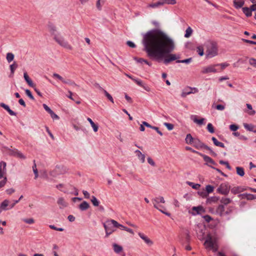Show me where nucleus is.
Here are the masks:
<instances>
[{
	"label": "nucleus",
	"instance_id": "2",
	"mask_svg": "<svg viewBox=\"0 0 256 256\" xmlns=\"http://www.w3.org/2000/svg\"><path fill=\"white\" fill-rule=\"evenodd\" d=\"M218 54V47L216 44L214 42H210L207 44L206 50V57L212 58Z\"/></svg>",
	"mask_w": 256,
	"mask_h": 256
},
{
	"label": "nucleus",
	"instance_id": "59",
	"mask_svg": "<svg viewBox=\"0 0 256 256\" xmlns=\"http://www.w3.org/2000/svg\"><path fill=\"white\" fill-rule=\"evenodd\" d=\"M50 115L51 118L53 120H58L59 116L56 114L52 110L50 113Z\"/></svg>",
	"mask_w": 256,
	"mask_h": 256
},
{
	"label": "nucleus",
	"instance_id": "8",
	"mask_svg": "<svg viewBox=\"0 0 256 256\" xmlns=\"http://www.w3.org/2000/svg\"><path fill=\"white\" fill-rule=\"evenodd\" d=\"M54 38L60 46L68 50H72V46L68 43L67 41L64 40L62 36H60L59 34L54 35Z\"/></svg>",
	"mask_w": 256,
	"mask_h": 256
},
{
	"label": "nucleus",
	"instance_id": "51",
	"mask_svg": "<svg viewBox=\"0 0 256 256\" xmlns=\"http://www.w3.org/2000/svg\"><path fill=\"white\" fill-rule=\"evenodd\" d=\"M22 220L24 222H26V223L28 224H32L34 222V218H23Z\"/></svg>",
	"mask_w": 256,
	"mask_h": 256
},
{
	"label": "nucleus",
	"instance_id": "18",
	"mask_svg": "<svg viewBox=\"0 0 256 256\" xmlns=\"http://www.w3.org/2000/svg\"><path fill=\"white\" fill-rule=\"evenodd\" d=\"M220 200V197L214 196L207 198L206 202L207 204H212V203H216Z\"/></svg>",
	"mask_w": 256,
	"mask_h": 256
},
{
	"label": "nucleus",
	"instance_id": "35",
	"mask_svg": "<svg viewBox=\"0 0 256 256\" xmlns=\"http://www.w3.org/2000/svg\"><path fill=\"white\" fill-rule=\"evenodd\" d=\"M186 184L190 186L192 188L195 190H198L200 186V185L198 184H195L190 182H186Z\"/></svg>",
	"mask_w": 256,
	"mask_h": 256
},
{
	"label": "nucleus",
	"instance_id": "34",
	"mask_svg": "<svg viewBox=\"0 0 256 256\" xmlns=\"http://www.w3.org/2000/svg\"><path fill=\"white\" fill-rule=\"evenodd\" d=\"M2 167H3V169H6V162H0V178H2L4 176V172L2 170Z\"/></svg>",
	"mask_w": 256,
	"mask_h": 256
},
{
	"label": "nucleus",
	"instance_id": "4",
	"mask_svg": "<svg viewBox=\"0 0 256 256\" xmlns=\"http://www.w3.org/2000/svg\"><path fill=\"white\" fill-rule=\"evenodd\" d=\"M193 146L194 148L198 150L205 149L208 150L210 152V154L213 156H217V154L214 152L210 147L205 144L204 143L201 142L198 138L194 139V142L193 143Z\"/></svg>",
	"mask_w": 256,
	"mask_h": 256
},
{
	"label": "nucleus",
	"instance_id": "37",
	"mask_svg": "<svg viewBox=\"0 0 256 256\" xmlns=\"http://www.w3.org/2000/svg\"><path fill=\"white\" fill-rule=\"evenodd\" d=\"M160 6H162V3L161 0H160L159 1H158L156 2L149 4L148 5V7L152 8H156Z\"/></svg>",
	"mask_w": 256,
	"mask_h": 256
},
{
	"label": "nucleus",
	"instance_id": "24",
	"mask_svg": "<svg viewBox=\"0 0 256 256\" xmlns=\"http://www.w3.org/2000/svg\"><path fill=\"white\" fill-rule=\"evenodd\" d=\"M220 201L222 204H223L224 206L230 204L232 200L230 198L222 197L220 199Z\"/></svg>",
	"mask_w": 256,
	"mask_h": 256
},
{
	"label": "nucleus",
	"instance_id": "27",
	"mask_svg": "<svg viewBox=\"0 0 256 256\" xmlns=\"http://www.w3.org/2000/svg\"><path fill=\"white\" fill-rule=\"evenodd\" d=\"M192 210L196 212V214H201L205 212L204 209L202 206H194L192 207Z\"/></svg>",
	"mask_w": 256,
	"mask_h": 256
},
{
	"label": "nucleus",
	"instance_id": "58",
	"mask_svg": "<svg viewBox=\"0 0 256 256\" xmlns=\"http://www.w3.org/2000/svg\"><path fill=\"white\" fill-rule=\"evenodd\" d=\"M25 92H26V94L32 100H34V96H32L31 92L29 90L26 89L25 90Z\"/></svg>",
	"mask_w": 256,
	"mask_h": 256
},
{
	"label": "nucleus",
	"instance_id": "28",
	"mask_svg": "<svg viewBox=\"0 0 256 256\" xmlns=\"http://www.w3.org/2000/svg\"><path fill=\"white\" fill-rule=\"evenodd\" d=\"M135 153L136 154V156L141 161L142 163L145 162V156L142 154L139 150H135Z\"/></svg>",
	"mask_w": 256,
	"mask_h": 256
},
{
	"label": "nucleus",
	"instance_id": "25",
	"mask_svg": "<svg viewBox=\"0 0 256 256\" xmlns=\"http://www.w3.org/2000/svg\"><path fill=\"white\" fill-rule=\"evenodd\" d=\"M194 139L195 138H192L191 134H187L185 138L186 142L188 144H193Z\"/></svg>",
	"mask_w": 256,
	"mask_h": 256
},
{
	"label": "nucleus",
	"instance_id": "21",
	"mask_svg": "<svg viewBox=\"0 0 256 256\" xmlns=\"http://www.w3.org/2000/svg\"><path fill=\"white\" fill-rule=\"evenodd\" d=\"M89 207H90V204L86 201H84L78 206L80 210L82 211L86 210L87 209H88L89 208Z\"/></svg>",
	"mask_w": 256,
	"mask_h": 256
},
{
	"label": "nucleus",
	"instance_id": "36",
	"mask_svg": "<svg viewBox=\"0 0 256 256\" xmlns=\"http://www.w3.org/2000/svg\"><path fill=\"white\" fill-rule=\"evenodd\" d=\"M14 58V54L12 52H8L6 54V59L8 63L12 62Z\"/></svg>",
	"mask_w": 256,
	"mask_h": 256
},
{
	"label": "nucleus",
	"instance_id": "3",
	"mask_svg": "<svg viewBox=\"0 0 256 256\" xmlns=\"http://www.w3.org/2000/svg\"><path fill=\"white\" fill-rule=\"evenodd\" d=\"M115 222L116 220H109L103 224L106 232V237H108L116 230L115 228H116V224L114 223Z\"/></svg>",
	"mask_w": 256,
	"mask_h": 256
},
{
	"label": "nucleus",
	"instance_id": "43",
	"mask_svg": "<svg viewBox=\"0 0 256 256\" xmlns=\"http://www.w3.org/2000/svg\"><path fill=\"white\" fill-rule=\"evenodd\" d=\"M214 187L211 185H207L206 187V192L208 194L213 192Z\"/></svg>",
	"mask_w": 256,
	"mask_h": 256
},
{
	"label": "nucleus",
	"instance_id": "56",
	"mask_svg": "<svg viewBox=\"0 0 256 256\" xmlns=\"http://www.w3.org/2000/svg\"><path fill=\"white\" fill-rule=\"evenodd\" d=\"M239 127L238 125L232 124L230 126V129L232 132H236L238 129Z\"/></svg>",
	"mask_w": 256,
	"mask_h": 256
},
{
	"label": "nucleus",
	"instance_id": "62",
	"mask_svg": "<svg viewBox=\"0 0 256 256\" xmlns=\"http://www.w3.org/2000/svg\"><path fill=\"white\" fill-rule=\"evenodd\" d=\"M126 44L128 46L132 48H135L136 47V45L132 42L130 40L127 41Z\"/></svg>",
	"mask_w": 256,
	"mask_h": 256
},
{
	"label": "nucleus",
	"instance_id": "30",
	"mask_svg": "<svg viewBox=\"0 0 256 256\" xmlns=\"http://www.w3.org/2000/svg\"><path fill=\"white\" fill-rule=\"evenodd\" d=\"M212 140L215 146L221 148H224V144L222 142L218 141L215 137H212Z\"/></svg>",
	"mask_w": 256,
	"mask_h": 256
},
{
	"label": "nucleus",
	"instance_id": "45",
	"mask_svg": "<svg viewBox=\"0 0 256 256\" xmlns=\"http://www.w3.org/2000/svg\"><path fill=\"white\" fill-rule=\"evenodd\" d=\"M64 84H70L72 86H78V85L77 84H76L74 81L70 79L65 80Z\"/></svg>",
	"mask_w": 256,
	"mask_h": 256
},
{
	"label": "nucleus",
	"instance_id": "16",
	"mask_svg": "<svg viewBox=\"0 0 256 256\" xmlns=\"http://www.w3.org/2000/svg\"><path fill=\"white\" fill-rule=\"evenodd\" d=\"M200 156L203 158L204 160L206 162V164H211L214 165L217 164L216 162L210 156L204 154H200Z\"/></svg>",
	"mask_w": 256,
	"mask_h": 256
},
{
	"label": "nucleus",
	"instance_id": "1",
	"mask_svg": "<svg viewBox=\"0 0 256 256\" xmlns=\"http://www.w3.org/2000/svg\"><path fill=\"white\" fill-rule=\"evenodd\" d=\"M142 35L144 50L150 58L159 62L164 58L166 65L180 58L178 54H170L174 49V42L160 30L154 28Z\"/></svg>",
	"mask_w": 256,
	"mask_h": 256
},
{
	"label": "nucleus",
	"instance_id": "46",
	"mask_svg": "<svg viewBox=\"0 0 256 256\" xmlns=\"http://www.w3.org/2000/svg\"><path fill=\"white\" fill-rule=\"evenodd\" d=\"M206 128L210 133L213 134L214 132V128L211 123L208 124Z\"/></svg>",
	"mask_w": 256,
	"mask_h": 256
},
{
	"label": "nucleus",
	"instance_id": "44",
	"mask_svg": "<svg viewBox=\"0 0 256 256\" xmlns=\"http://www.w3.org/2000/svg\"><path fill=\"white\" fill-rule=\"evenodd\" d=\"M192 61V58H190L187 59L183 60H177L176 61V63H185L186 64H190Z\"/></svg>",
	"mask_w": 256,
	"mask_h": 256
},
{
	"label": "nucleus",
	"instance_id": "9",
	"mask_svg": "<svg viewBox=\"0 0 256 256\" xmlns=\"http://www.w3.org/2000/svg\"><path fill=\"white\" fill-rule=\"evenodd\" d=\"M198 92V90L196 88L187 87L182 92L181 96L182 98L186 97L188 95L191 94H195Z\"/></svg>",
	"mask_w": 256,
	"mask_h": 256
},
{
	"label": "nucleus",
	"instance_id": "63",
	"mask_svg": "<svg viewBox=\"0 0 256 256\" xmlns=\"http://www.w3.org/2000/svg\"><path fill=\"white\" fill-rule=\"evenodd\" d=\"M42 106L45 110L48 113L50 114L52 111V110L46 104H44Z\"/></svg>",
	"mask_w": 256,
	"mask_h": 256
},
{
	"label": "nucleus",
	"instance_id": "22",
	"mask_svg": "<svg viewBox=\"0 0 256 256\" xmlns=\"http://www.w3.org/2000/svg\"><path fill=\"white\" fill-rule=\"evenodd\" d=\"M58 204L60 206V208H62L67 206V204L63 198H59L57 201Z\"/></svg>",
	"mask_w": 256,
	"mask_h": 256
},
{
	"label": "nucleus",
	"instance_id": "5",
	"mask_svg": "<svg viewBox=\"0 0 256 256\" xmlns=\"http://www.w3.org/2000/svg\"><path fill=\"white\" fill-rule=\"evenodd\" d=\"M204 245L206 248L212 250L214 252H216L218 250L216 241L212 238V236L210 234H208L206 236Z\"/></svg>",
	"mask_w": 256,
	"mask_h": 256
},
{
	"label": "nucleus",
	"instance_id": "40",
	"mask_svg": "<svg viewBox=\"0 0 256 256\" xmlns=\"http://www.w3.org/2000/svg\"><path fill=\"white\" fill-rule=\"evenodd\" d=\"M162 5L164 4L174 5L176 3V0H160Z\"/></svg>",
	"mask_w": 256,
	"mask_h": 256
},
{
	"label": "nucleus",
	"instance_id": "49",
	"mask_svg": "<svg viewBox=\"0 0 256 256\" xmlns=\"http://www.w3.org/2000/svg\"><path fill=\"white\" fill-rule=\"evenodd\" d=\"M104 92L105 96L108 98V99L111 102L114 103V100H113V98L112 96L106 90H104Z\"/></svg>",
	"mask_w": 256,
	"mask_h": 256
},
{
	"label": "nucleus",
	"instance_id": "17",
	"mask_svg": "<svg viewBox=\"0 0 256 256\" xmlns=\"http://www.w3.org/2000/svg\"><path fill=\"white\" fill-rule=\"evenodd\" d=\"M10 202L8 200H4L1 204L0 208V210H10L11 208H9L10 206Z\"/></svg>",
	"mask_w": 256,
	"mask_h": 256
},
{
	"label": "nucleus",
	"instance_id": "13",
	"mask_svg": "<svg viewBox=\"0 0 256 256\" xmlns=\"http://www.w3.org/2000/svg\"><path fill=\"white\" fill-rule=\"evenodd\" d=\"M216 65H212L207 67L203 68L202 71L203 74H208L210 72H216L217 70L215 68Z\"/></svg>",
	"mask_w": 256,
	"mask_h": 256
},
{
	"label": "nucleus",
	"instance_id": "55",
	"mask_svg": "<svg viewBox=\"0 0 256 256\" xmlns=\"http://www.w3.org/2000/svg\"><path fill=\"white\" fill-rule=\"evenodd\" d=\"M186 150H190V151L192 152L193 153L196 154H198L200 156V154H202V153H200V152H198V151H196V150H194L192 148L189 147V146H186Z\"/></svg>",
	"mask_w": 256,
	"mask_h": 256
},
{
	"label": "nucleus",
	"instance_id": "26",
	"mask_svg": "<svg viewBox=\"0 0 256 256\" xmlns=\"http://www.w3.org/2000/svg\"><path fill=\"white\" fill-rule=\"evenodd\" d=\"M18 67V65L16 64V62H14L10 66V76H12L15 70L16 69V68Z\"/></svg>",
	"mask_w": 256,
	"mask_h": 256
},
{
	"label": "nucleus",
	"instance_id": "33",
	"mask_svg": "<svg viewBox=\"0 0 256 256\" xmlns=\"http://www.w3.org/2000/svg\"><path fill=\"white\" fill-rule=\"evenodd\" d=\"M87 120L90 122L92 127L93 128V130L94 132H96L98 130V126L97 124L94 123V122L92 120L91 118H88Z\"/></svg>",
	"mask_w": 256,
	"mask_h": 256
},
{
	"label": "nucleus",
	"instance_id": "6",
	"mask_svg": "<svg viewBox=\"0 0 256 256\" xmlns=\"http://www.w3.org/2000/svg\"><path fill=\"white\" fill-rule=\"evenodd\" d=\"M152 203L154 208H156L159 211H160L161 212H162L164 214H165L167 216H170V213L161 210L160 208H159V206L158 205V204L159 203L164 204L165 202V200H164V197H162V196L156 197L155 198H152Z\"/></svg>",
	"mask_w": 256,
	"mask_h": 256
},
{
	"label": "nucleus",
	"instance_id": "60",
	"mask_svg": "<svg viewBox=\"0 0 256 256\" xmlns=\"http://www.w3.org/2000/svg\"><path fill=\"white\" fill-rule=\"evenodd\" d=\"M164 125L166 127V128L169 130H171L174 128V125L170 123L164 122Z\"/></svg>",
	"mask_w": 256,
	"mask_h": 256
},
{
	"label": "nucleus",
	"instance_id": "48",
	"mask_svg": "<svg viewBox=\"0 0 256 256\" xmlns=\"http://www.w3.org/2000/svg\"><path fill=\"white\" fill-rule=\"evenodd\" d=\"M52 77L54 78H58V80H60L63 83H64V82L65 80L62 76H60V74L56 73H54L52 74Z\"/></svg>",
	"mask_w": 256,
	"mask_h": 256
},
{
	"label": "nucleus",
	"instance_id": "29",
	"mask_svg": "<svg viewBox=\"0 0 256 256\" xmlns=\"http://www.w3.org/2000/svg\"><path fill=\"white\" fill-rule=\"evenodd\" d=\"M112 246L114 252L116 254H119L122 250V247L116 244H114Z\"/></svg>",
	"mask_w": 256,
	"mask_h": 256
},
{
	"label": "nucleus",
	"instance_id": "12",
	"mask_svg": "<svg viewBox=\"0 0 256 256\" xmlns=\"http://www.w3.org/2000/svg\"><path fill=\"white\" fill-rule=\"evenodd\" d=\"M226 208L223 204H219L216 210V212L220 216H225Z\"/></svg>",
	"mask_w": 256,
	"mask_h": 256
},
{
	"label": "nucleus",
	"instance_id": "11",
	"mask_svg": "<svg viewBox=\"0 0 256 256\" xmlns=\"http://www.w3.org/2000/svg\"><path fill=\"white\" fill-rule=\"evenodd\" d=\"M247 190L246 188L241 186H234L230 189L231 192L234 194H238Z\"/></svg>",
	"mask_w": 256,
	"mask_h": 256
},
{
	"label": "nucleus",
	"instance_id": "54",
	"mask_svg": "<svg viewBox=\"0 0 256 256\" xmlns=\"http://www.w3.org/2000/svg\"><path fill=\"white\" fill-rule=\"evenodd\" d=\"M197 52L200 56H202L204 54L203 48L201 46H198Z\"/></svg>",
	"mask_w": 256,
	"mask_h": 256
},
{
	"label": "nucleus",
	"instance_id": "53",
	"mask_svg": "<svg viewBox=\"0 0 256 256\" xmlns=\"http://www.w3.org/2000/svg\"><path fill=\"white\" fill-rule=\"evenodd\" d=\"M33 172L34 174V179H36L38 178V170L36 168V164L34 163L32 166Z\"/></svg>",
	"mask_w": 256,
	"mask_h": 256
},
{
	"label": "nucleus",
	"instance_id": "19",
	"mask_svg": "<svg viewBox=\"0 0 256 256\" xmlns=\"http://www.w3.org/2000/svg\"><path fill=\"white\" fill-rule=\"evenodd\" d=\"M244 126L247 130L256 133V127L254 125L244 123Z\"/></svg>",
	"mask_w": 256,
	"mask_h": 256
},
{
	"label": "nucleus",
	"instance_id": "61",
	"mask_svg": "<svg viewBox=\"0 0 256 256\" xmlns=\"http://www.w3.org/2000/svg\"><path fill=\"white\" fill-rule=\"evenodd\" d=\"M49 227L51 229H52V230H58V231L62 232L64 230V229L63 228H56V226H55L54 225H50Z\"/></svg>",
	"mask_w": 256,
	"mask_h": 256
},
{
	"label": "nucleus",
	"instance_id": "42",
	"mask_svg": "<svg viewBox=\"0 0 256 256\" xmlns=\"http://www.w3.org/2000/svg\"><path fill=\"white\" fill-rule=\"evenodd\" d=\"M91 202L94 206H99L100 201L94 196H92Z\"/></svg>",
	"mask_w": 256,
	"mask_h": 256
},
{
	"label": "nucleus",
	"instance_id": "38",
	"mask_svg": "<svg viewBox=\"0 0 256 256\" xmlns=\"http://www.w3.org/2000/svg\"><path fill=\"white\" fill-rule=\"evenodd\" d=\"M236 174L240 176H242L244 174V169L242 167H236Z\"/></svg>",
	"mask_w": 256,
	"mask_h": 256
},
{
	"label": "nucleus",
	"instance_id": "10",
	"mask_svg": "<svg viewBox=\"0 0 256 256\" xmlns=\"http://www.w3.org/2000/svg\"><path fill=\"white\" fill-rule=\"evenodd\" d=\"M190 118L194 123H196L200 126L205 124L204 122L205 119L204 118L198 119V116L196 115H191Z\"/></svg>",
	"mask_w": 256,
	"mask_h": 256
},
{
	"label": "nucleus",
	"instance_id": "20",
	"mask_svg": "<svg viewBox=\"0 0 256 256\" xmlns=\"http://www.w3.org/2000/svg\"><path fill=\"white\" fill-rule=\"evenodd\" d=\"M234 6L236 9L241 8L244 4V2L243 0H233Z\"/></svg>",
	"mask_w": 256,
	"mask_h": 256
},
{
	"label": "nucleus",
	"instance_id": "64",
	"mask_svg": "<svg viewBox=\"0 0 256 256\" xmlns=\"http://www.w3.org/2000/svg\"><path fill=\"white\" fill-rule=\"evenodd\" d=\"M203 218L204 220L208 222H210L212 220V217L210 216L209 215L204 216H203Z\"/></svg>",
	"mask_w": 256,
	"mask_h": 256
},
{
	"label": "nucleus",
	"instance_id": "32",
	"mask_svg": "<svg viewBox=\"0 0 256 256\" xmlns=\"http://www.w3.org/2000/svg\"><path fill=\"white\" fill-rule=\"evenodd\" d=\"M242 12L247 17H250L252 15V12L250 9L248 7L242 8Z\"/></svg>",
	"mask_w": 256,
	"mask_h": 256
},
{
	"label": "nucleus",
	"instance_id": "47",
	"mask_svg": "<svg viewBox=\"0 0 256 256\" xmlns=\"http://www.w3.org/2000/svg\"><path fill=\"white\" fill-rule=\"evenodd\" d=\"M220 164L222 165H224V166H226L227 168H228L229 170H232L231 166H230L228 162L226 161H224L223 160H220L219 162Z\"/></svg>",
	"mask_w": 256,
	"mask_h": 256
},
{
	"label": "nucleus",
	"instance_id": "31",
	"mask_svg": "<svg viewBox=\"0 0 256 256\" xmlns=\"http://www.w3.org/2000/svg\"><path fill=\"white\" fill-rule=\"evenodd\" d=\"M48 30L50 31V34L54 36V35H57L56 34V27L54 26L52 24H50L48 25Z\"/></svg>",
	"mask_w": 256,
	"mask_h": 256
},
{
	"label": "nucleus",
	"instance_id": "39",
	"mask_svg": "<svg viewBox=\"0 0 256 256\" xmlns=\"http://www.w3.org/2000/svg\"><path fill=\"white\" fill-rule=\"evenodd\" d=\"M192 32L193 30L192 28L190 26H188L186 29V33L184 34V37L186 38H189L192 35Z\"/></svg>",
	"mask_w": 256,
	"mask_h": 256
},
{
	"label": "nucleus",
	"instance_id": "23",
	"mask_svg": "<svg viewBox=\"0 0 256 256\" xmlns=\"http://www.w3.org/2000/svg\"><path fill=\"white\" fill-rule=\"evenodd\" d=\"M24 77L26 81V82L28 83V84L31 87L34 86V84L32 80L29 78L28 74L26 72L24 74Z\"/></svg>",
	"mask_w": 256,
	"mask_h": 256
},
{
	"label": "nucleus",
	"instance_id": "57",
	"mask_svg": "<svg viewBox=\"0 0 256 256\" xmlns=\"http://www.w3.org/2000/svg\"><path fill=\"white\" fill-rule=\"evenodd\" d=\"M249 64L253 66L254 67L256 68V59L254 58H250L249 60Z\"/></svg>",
	"mask_w": 256,
	"mask_h": 256
},
{
	"label": "nucleus",
	"instance_id": "7",
	"mask_svg": "<svg viewBox=\"0 0 256 256\" xmlns=\"http://www.w3.org/2000/svg\"><path fill=\"white\" fill-rule=\"evenodd\" d=\"M230 190V186L228 182H225L221 184L220 186L216 189L217 192L224 195L227 196Z\"/></svg>",
	"mask_w": 256,
	"mask_h": 256
},
{
	"label": "nucleus",
	"instance_id": "41",
	"mask_svg": "<svg viewBox=\"0 0 256 256\" xmlns=\"http://www.w3.org/2000/svg\"><path fill=\"white\" fill-rule=\"evenodd\" d=\"M234 207L232 206H229L226 208L225 211V216H228L234 210Z\"/></svg>",
	"mask_w": 256,
	"mask_h": 256
},
{
	"label": "nucleus",
	"instance_id": "52",
	"mask_svg": "<svg viewBox=\"0 0 256 256\" xmlns=\"http://www.w3.org/2000/svg\"><path fill=\"white\" fill-rule=\"evenodd\" d=\"M198 194L203 198H206L208 196V194L206 193V190L198 192Z\"/></svg>",
	"mask_w": 256,
	"mask_h": 256
},
{
	"label": "nucleus",
	"instance_id": "50",
	"mask_svg": "<svg viewBox=\"0 0 256 256\" xmlns=\"http://www.w3.org/2000/svg\"><path fill=\"white\" fill-rule=\"evenodd\" d=\"M104 1L105 0H98L96 2V8H98V10H101L102 9V4H103L104 2Z\"/></svg>",
	"mask_w": 256,
	"mask_h": 256
},
{
	"label": "nucleus",
	"instance_id": "14",
	"mask_svg": "<svg viewBox=\"0 0 256 256\" xmlns=\"http://www.w3.org/2000/svg\"><path fill=\"white\" fill-rule=\"evenodd\" d=\"M238 197L241 199L246 198L248 200H253L256 199V196L250 194H239Z\"/></svg>",
	"mask_w": 256,
	"mask_h": 256
},
{
	"label": "nucleus",
	"instance_id": "15",
	"mask_svg": "<svg viewBox=\"0 0 256 256\" xmlns=\"http://www.w3.org/2000/svg\"><path fill=\"white\" fill-rule=\"evenodd\" d=\"M138 236L140 237L144 240V242L148 246H151L153 244V242L150 240L148 236H145L144 234L139 232Z\"/></svg>",
	"mask_w": 256,
	"mask_h": 256
}]
</instances>
